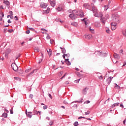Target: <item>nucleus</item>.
<instances>
[{
    "mask_svg": "<svg viewBox=\"0 0 126 126\" xmlns=\"http://www.w3.org/2000/svg\"><path fill=\"white\" fill-rule=\"evenodd\" d=\"M92 10L94 13V15L95 17H100V18H102V16H103V14L101 12H98V10L97 9V8L96 7L93 6V5H92Z\"/></svg>",
    "mask_w": 126,
    "mask_h": 126,
    "instance_id": "1",
    "label": "nucleus"
},
{
    "mask_svg": "<svg viewBox=\"0 0 126 126\" xmlns=\"http://www.w3.org/2000/svg\"><path fill=\"white\" fill-rule=\"evenodd\" d=\"M112 20L116 23H120V16L118 14L112 15Z\"/></svg>",
    "mask_w": 126,
    "mask_h": 126,
    "instance_id": "2",
    "label": "nucleus"
},
{
    "mask_svg": "<svg viewBox=\"0 0 126 126\" xmlns=\"http://www.w3.org/2000/svg\"><path fill=\"white\" fill-rule=\"evenodd\" d=\"M77 11L76 10L73 11V13L69 15V17L72 19H75L77 18Z\"/></svg>",
    "mask_w": 126,
    "mask_h": 126,
    "instance_id": "3",
    "label": "nucleus"
},
{
    "mask_svg": "<svg viewBox=\"0 0 126 126\" xmlns=\"http://www.w3.org/2000/svg\"><path fill=\"white\" fill-rule=\"evenodd\" d=\"M109 18V15L108 14H106L104 17H102L100 18V21L101 23L103 24V25H105V23H106V21L107 19Z\"/></svg>",
    "mask_w": 126,
    "mask_h": 126,
    "instance_id": "4",
    "label": "nucleus"
},
{
    "mask_svg": "<svg viewBox=\"0 0 126 126\" xmlns=\"http://www.w3.org/2000/svg\"><path fill=\"white\" fill-rule=\"evenodd\" d=\"M118 23H111V29L112 30H115V29H117L118 27V26L117 25Z\"/></svg>",
    "mask_w": 126,
    "mask_h": 126,
    "instance_id": "5",
    "label": "nucleus"
},
{
    "mask_svg": "<svg viewBox=\"0 0 126 126\" xmlns=\"http://www.w3.org/2000/svg\"><path fill=\"white\" fill-rule=\"evenodd\" d=\"M11 67H12L13 70H14L15 71H16V70L18 69V67L14 63H12Z\"/></svg>",
    "mask_w": 126,
    "mask_h": 126,
    "instance_id": "6",
    "label": "nucleus"
},
{
    "mask_svg": "<svg viewBox=\"0 0 126 126\" xmlns=\"http://www.w3.org/2000/svg\"><path fill=\"white\" fill-rule=\"evenodd\" d=\"M26 114L27 117H28L29 118H32V116H33V115L32 114V112H27V110H26Z\"/></svg>",
    "mask_w": 126,
    "mask_h": 126,
    "instance_id": "7",
    "label": "nucleus"
},
{
    "mask_svg": "<svg viewBox=\"0 0 126 126\" xmlns=\"http://www.w3.org/2000/svg\"><path fill=\"white\" fill-rule=\"evenodd\" d=\"M49 2H50V4L52 7H54L56 5L55 1H51L50 0H49Z\"/></svg>",
    "mask_w": 126,
    "mask_h": 126,
    "instance_id": "8",
    "label": "nucleus"
},
{
    "mask_svg": "<svg viewBox=\"0 0 126 126\" xmlns=\"http://www.w3.org/2000/svg\"><path fill=\"white\" fill-rule=\"evenodd\" d=\"M50 8H47V10H45L43 11V14H48L49 12H50Z\"/></svg>",
    "mask_w": 126,
    "mask_h": 126,
    "instance_id": "9",
    "label": "nucleus"
},
{
    "mask_svg": "<svg viewBox=\"0 0 126 126\" xmlns=\"http://www.w3.org/2000/svg\"><path fill=\"white\" fill-rule=\"evenodd\" d=\"M78 12H79V15L80 17H83V16H84V13H83V11L80 10Z\"/></svg>",
    "mask_w": 126,
    "mask_h": 126,
    "instance_id": "10",
    "label": "nucleus"
},
{
    "mask_svg": "<svg viewBox=\"0 0 126 126\" xmlns=\"http://www.w3.org/2000/svg\"><path fill=\"white\" fill-rule=\"evenodd\" d=\"M85 38L88 40H90L92 38V35L91 34H86Z\"/></svg>",
    "mask_w": 126,
    "mask_h": 126,
    "instance_id": "11",
    "label": "nucleus"
},
{
    "mask_svg": "<svg viewBox=\"0 0 126 126\" xmlns=\"http://www.w3.org/2000/svg\"><path fill=\"white\" fill-rule=\"evenodd\" d=\"M112 78H113V77H110L108 78V79L106 80V82L107 84H110V83H111V82L112 81Z\"/></svg>",
    "mask_w": 126,
    "mask_h": 126,
    "instance_id": "12",
    "label": "nucleus"
},
{
    "mask_svg": "<svg viewBox=\"0 0 126 126\" xmlns=\"http://www.w3.org/2000/svg\"><path fill=\"white\" fill-rule=\"evenodd\" d=\"M40 5H41V7H42V8H46L47 6H48V4L46 3H43L41 4Z\"/></svg>",
    "mask_w": 126,
    "mask_h": 126,
    "instance_id": "13",
    "label": "nucleus"
},
{
    "mask_svg": "<svg viewBox=\"0 0 126 126\" xmlns=\"http://www.w3.org/2000/svg\"><path fill=\"white\" fill-rule=\"evenodd\" d=\"M47 52L49 56L50 57H51V56H52V49H49L48 50H47Z\"/></svg>",
    "mask_w": 126,
    "mask_h": 126,
    "instance_id": "14",
    "label": "nucleus"
},
{
    "mask_svg": "<svg viewBox=\"0 0 126 126\" xmlns=\"http://www.w3.org/2000/svg\"><path fill=\"white\" fill-rule=\"evenodd\" d=\"M87 90H88V89H87V88H85V89H84L82 91L83 94H86V93H87Z\"/></svg>",
    "mask_w": 126,
    "mask_h": 126,
    "instance_id": "15",
    "label": "nucleus"
},
{
    "mask_svg": "<svg viewBox=\"0 0 126 126\" xmlns=\"http://www.w3.org/2000/svg\"><path fill=\"white\" fill-rule=\"evenodd\" d=\"M3 3L7 5L8 6H9V4H10V3L9 2V1H8V0H4Z\"/></svg>",
    "mask_w": 126,
    "mask_h": 126,
    "instance_id": "16",
    "label": "nucleus"
},
{
    "mask_svg": "<svg viewBox=\"0 0 126 126\" xmlns=\"http://www.w3.org/2000/svg\"><path fill=\"white\" fill-rule=\"evenodd\" d=\"M57 11H63V8L62 7H58L57 9Z\"/></svg>",
    "mask_w": 126,
    "mask_h": 126,
    "instance_id": "17",
    "label": "nucleus"
},
{
    "mask_svg": "<svg viewBox=\"0 0 126 126\" xmlns=\"http://www.w3.org/2000/svg\"><path fill=\"white\" fill-rule=\"evenodd\" d=\"M71 25L73 26H75V27H78V24H77V23L74 22L71 23Z\"/></svg>",
    "mask_w": 126,
    "mask_h": 126,
    "instance_id": "18",
    "label": "nucleus"
},
{
    "mask_svg": "<svg viewBox=\"0 0 126 126\" xmlns=\"http://www.w3.org/2000/svg\"><path fill=\"white\" fill-rule=\"evenodd\" d=\"M114 57L115 59H120V55H119V54H117L116 53H115L114 55Z\"/></svg>",
    "mask_w": 126,
    "mask_h": 126,
    "instance_id": "19",
    "label": "nucleus"
},
{
    "mask_svg": "<svg viewBox=\"0 0 126 126\" xmlns=\"http://www.w3.org/2000/svg\"><path fill=\"white\" fill-rule=\"evenodd\" d=\"M65 62L67 65H70V62L68 61V59H65Z\"/></svg>",
    "mask_w": 126,
    "mask_h": 126,
    "instance_id": "20",
    "label": "nucleus"
},
{
    "mask_svg": "<svg viewBox=\"0 0 126 126\" xmlns=\"http://www.w3.org/2000/svg\"><path fill=\"white\" fill-rule=\"evenodd\" d=\"M114 88H115V89H117L118 90H119V89H120V86L118 85V84H114Z\"/></svg>",
    "mask_w": 126,
    "mask_h": 126,
    "instance_id": "21",
    "label": "nucleus"
},
{
    "mask_svg": "<svg viewBox=\"0 0 126 126\" xmlns=\"http://www.w3.org/2000/svg\"><path fill=\"white\" fill-rule=\"evenodd\" d=\"M34 72H37V69L33 70V71L31 72L28 75V76L31 75V74H33V73H34Z\"/></svg>",
    "mask_w": 126,
    "mask_h": 126,
    "instance_id": "22",
    "label": "nucleus"
},
{
    "mask_svg": "<svg viewBox=\"0 0 126 126\" xmlns=\"http://www.w3.org/2000/svg\"><path fill=\"white\" fill-rule=\"evenodd\" d=\"M83 21H84V23L85 24V25H87V24H88V23H89V22L88 21H86V19H84L83 20Z\"/></svg>",
    "mask_w": 126,
    "mask_h": 126,
    "instance_id": "23",
    "label": "nucleus"
},
{
    "mask_svg": "<svg viewBox=\"0 0 126 126\" xmlns=\"http://www.w3.org/2000/svg\"><path fill=\"white\" fill-rule=\"evenodd\" d=\"M122 34L123 35H124L125 37H126V30L122 31Z\"/></svg>",
    "mask_w": 126,
    "mask_h": 126,
    "instance_id": "24",
    "label": "nucleus"
},
{
    "mask_svg": "<svg viewBox=\"0 0 126 126\" xmlns=\"http://www.w3.org/2000/svg\"><path fill=\"white\" fill-rule=\"evenodd\" d=\"M2 117L3 118H7V113H4L2 114Z\"/></svg>",
    "mask_w": 126,
    "mask_h": 126,
    "instance_id": "25",
    "label": "nucleus"
},
{
    "mask_svg": "<svg viewBox=\"0 0 126 126\" xmlns=\"http://www.w3.org/2000/svg\"><path fill=\"white\" fill-rule=\"evenodd\" d=\"M34 51L35 52H40V49L38 47H35L34 48Z\"/></svg>",
    "mask_w": 126,
    "mask_h": 126,
    "instance_id": "26",
    "label": "nucleus"
},
{
    "mask_svg": "<svg viewBox=\"0 0 126 126\" xmlns=\"http://www.w3.org/2000/svg\"><path fill=\"white\" fill-rule=\"evenodd\" d=\"M32 68H30L28 69H26L25 70V72H26V73H28V72H29V71H31V69H32Z\"/></svg>",
    "mask_w": 126,
    "mask_h": 126,
    "instance_id": "27",
    "label": "nucleus"
},
{
    "mask_svg": "<svg viewBox=\"0 0 126 126\" xmlns=\"http://www.w3.org/2000/svg\"><path fill=\"white\" fill-rule=\"evenodd\" d=\"M23 72H24V71L21 69L19 70V73H20V74H23Z\"/></svg>",
    "mask_w": 126,
    "mask_h": 126,
    "instance_id": "28",
    "label": "nucleus"
},
{
    "mask_svg": "<svg viewBox=\"0 0 126 126\" xmlns=\"http://www.w3.org/2000/svg\"><path fill=\"white\" fill-rule=\"evenodd\" d=\"M46 39L47 40H50V39H51V37L50 36V35L47 34V35L46 36Z\"/></svg>",
    "mask_w": 126,
    "mask_h": 126,
    "instance_id": "29",
    "label": "nucleus"
},
{
    "mask_svg": "<svg viewBox=\"0 0 126 126\" xmlns=\"http://www.w3.org/2000/svg\"><path fill=\"white\" fill-rule=\"evenodd\" d=\"M43 109H44V110H46V109H48V106H47V105L43 106Z\"/></svg>",
    "mask_w": 126,
    "mask_h": 126,
    "instance_id": "30",
    "label": "nucleus"
},
{
    "mask_svg": "<svg viewBox=\"0 0 126 126\" xmlns=\"http://www.w3.org/2000/svg\"><path fill=\"white\" fill-rule=\"evenodd\" d=\"M104 10H107L108 8H109V6H105L104 7Z\"/></svg>",
    "mask_w": 126,
    "mask_h": 126,
    "instance_id": "31",
    "label": "nucleus"
},
{
    "mask_svg": "<svg viewBox=\"0 0 126 126\" xmlns=\"http://www.w3.org/2000/svg\"><path fill=\"white\" fill-rule=\"evenodd\" d=\"M9 14H10V15H11V16H12V15H13V12H12V11H10L9 12Z\"/></svg>",
    "mask_w": 126,
    "mask_h": 126,
    "instance_id": "32",
    "label": "nucleus"
},
{
    "mask_svg": "<svg viewBox=\"0 0 126 126\" xmlns=\"http://www.w3.org/2000/svg\"><path fill=\"white\" fill-rule=\"evenodd\" d=\"M89 103H90V101L87 100L84 103V104H89Z\"/></svg>",
    "mask_w": 126,
    "mask_h": 126,
    "instance_id": "33",
    "label": "nucleus"
},
{
    "mask_svg": "<svg viewBox=\"0 0 126 126\" xmlns=\"http://www.w3.org/2000/svg\"><path fill=\"white\" fill-rule=\"evenodd\" d=\"M97 24H98L97 23H95V26H96V27H99V26H100V24H98V25Z\"/></svg>",
    "mask_w": 126,
    "mask_h": 126,
    "instance_id": "34",
    "label": "nucleus"
},
{
    "mask_svg": "<svg viewBox=\"0 0 126 126\" xmlns=\"http://www.w3.org/2000/svg\"><path fill=\"white\" fill-rule=\"evenodd\" d=\"M74 126H78V123L77 122H76L74 123Z\"/></svg>",
    "mask_w": 126,
    "mask_h": 126,
    "instance_id": "35",
    "label": "nucleus"
},
{
    "mask_svg": "<svg viewBox=\"0 0 126 126\" xmlns=\"http://www.w3.org/2000/svg\"><path fill=\"white\" fill-rule=\"evenodd\" d=\"M50 44H54V40L51 39L50 40Z\"/></svg>",
    "mask_w": 126,
    "mask_h": 126,
    "instance_id": "36",
    "label": "nucleus"
},
{
    "mask_svg": "<svg viewBox=\"0 0 126 126\" xmlns=\"http://www.w3.org/2000/svg\"><path fill=\"white\" fill-rule=\"evenodd\" d=\"M90 31H91L92 33H94V30H92L91 28H90Z\"/></svg>",
    "mask_w": 126,
    "mask_h": 126,
    "instance_id": "37",
    "label": "nucleus"
},
{
    "mask_svg": "<svg viewBox=\"0 0 126 126\" xmlns=\"http://www.w3.org/2000/svg\"><path fill=\"white\" fill-rule=\"evenodd\" d=\"M53 124H54V122L53 121H50L49 123L50 126H52V125H53Z\"/></svg>",
    "mask_w": 126,
    "mask_h": 126,
    "instance_id": "38",
    "label": "nucleus"
},
{
    "mask_svg": "<svg viewBox=\"0 0 126 126\" xmlns=\"http://www.w3.org/2000/svg\"><path fill=\"white\" fill-rule=\"evenodd\" d=\"M106 33H107L108 34H110V30H106Z\"/></svg>",
    "mask_w": 126,
    "mask_h": 126,
    "instance_id": "39",
    "label": "nucleus"
},
{
    "mask_svg": "<svg viewBox=\"0 0 126 126\" xmlns=\"http://www.w3.org/2000/svg\"><path fill=\"white\" fill-rule=\"evenodd\" d=\"M126 61H125L124 63V64L122 66V67H123V66H126Z\"/></svg>",
    "mask_w": 126,
    "mask_h": 126,
    "instance_id": "40",
    "label": "nucleus"
},
{
    "mask_svg": "<svg viewBox=\"0 0 126 126\" xmlns=\"http://www.w3.org/2000/svg\"><path fill=\"white\" fill-rule=\"evenodd\" d=\"M90 114V111H87V112H85V115H89Z\"/></svg>",
    "mask_w": 126,
    "mask_h": 126,
    "instance_id": "41",
    "label": "nucleus"
},
{
    "mask_svg": "<svg viewBox=\"0 0 126 126\" xmlns=\"http://www.w3.org/2000/svg\"><path fill=\"white\" fill-rule=\"evenodd\" d=\"M65 56H66V57H67V55H65V54H64V55H63V59H65Z\"/></svg>",
    "mask_w": 126,
    "mask_h": 126,
    "instance_id": "42",
    "label": "nucleus"
},
{
    "mask_svg": "<svg viewBox=\"0 0 126 126\" xmlns=\"http://www.w3.org/2000/svg\"><path fill=\"white\" fill-rule=\"evenodd\" d=\"M26 34H29L30 33V31L28 30L26 32Z\"/></svg>",
    "mask_w": 126,
    "mask_h": 126,
    "instance_id": "43",
    "label": "nucleus"
},
{
    "mask_svg": "<svg viewBox=\"0 0 126 126\" xmlns=\"http://www.w3.org/2000/svg\"><path fill=\"white\" fill-rule=\"evenodd\" d=\"M62 53H63V54H64V53H65V49H63L62 50Z\"/></svg>",
    "mask_w": 126,
    "mask_h": 126,
    "instance_id": "44",
    "label": "nucleus"
},
{
    "mask_svg": "<svg viewBox=\"0 0 126 126\" xmlns=\"http://www.w3.org/2000/svg\"><path fill=\"white\" fill-rule=\"evenodd\" d=\"M14 18H15V20H18V18L17 17V16H15V17H14Z\"/></svg>",
    "mask_w": 126,
    "mask_h": 126,
    "instance_id": "45",
    "label": "nucleus"
},
{
    "mask_svg": "<svg viewBox=\"0 0 126 126\" xmlns=\"http://www.w3.org/2000/svg\"><path fill=\"white\" fill-rule=\"evenodd\" d=\"M99 79H100V80L103 79V77L102 76V75L99 77Z\"/></svg>",
    "mask_w": 126,
    "mask_h": 126,
    "instance_id": "46",
    "label": "nucleus"
},
{
    "mask_svg": "<svg viewBox=\"0 0 126 126\" xmlns=\"http://www.w3.org/2000/svg\"><path fill=\"white\" fill-rule=\"evenodd\" d=\"M30 98H31V99H32V98H33V94H30Z\"/></svg>",
    "mask_w": 126,
    "mask_h": 126,
    "instance_id": "47",
    "label": "nucleus"
},
{
    "mask_svg": "<svg viewBox=\"0 0 126 126\" xmlns=\"http://www.w3.org/2000/svg\"><path fill=\"white\" fill-rule=\"evenodd\" d=\"M48 96L50 98H51V99H52V95H51V94H49Z\"/></svg>",
    "mask_w": 126,
    "mask_h": 126,
    "instance_id": "48",
    "label": "nucleus"
},
{
    "mask_svg": "<svg viewBox=\"0 0 126 126\" xmlns=\"http://www.w3.org/2000/svg\"><path fill=\"white\" fill-rule=\"evenodd\" d=\"M79 119H85V117H80L78 118Z\"/></svg>",
    "mask_w": 126,
    "mask_h": 126,
    "instance_id": "49",
    "label": "nucleus"
},
{
    "mask_svg": "<svg viewBox=\"0 0 126 126\" xmlns=\"http://www.w3.org/2000/svg\"><path fill=\"white\" fill-rule=\"evenodd\" d=\"M41 30L42 31H47V30H46L45 29H41Z\"/></svg>",
    "mask_w": 126,
    "mask_h": 126,
    "instance_id": "50",
    "label": "nucleus"
},
{
    "mask_svg": "<svg viewBox=\"0 0 126 126\" xmlns=\"http://www.w3.org/2000/svg\"><path fill=\"white\" fill-rule=\"evenodd\" d=\"M120 107H121V108H124V105H123L122 103H121V104H120Z\"/></svg>",
    "mask_w": 126,
    "mask_h": 126,
    "instance_id": "51",
    "label": "nucleus"
},
{
    "mask_svg": "<svg viewBox=\"0 0 126 126\" xmlns=\"http://www.w3.org/2000/svg\"><path fill=\"white\" fill-rule=\"evenodd\" d=\"M119 104H120V103H115V104H114V107H115V106H118V105H119Z\"/></svg>",
    "mask_w": 126,
    "mask_h": 126,
    "instance_id": "52",
    "label": "nucleus"
},
{
    "mask_svg": "<svg viewBox=\"0 0 126 126\" xmlns=\"http://www.w3.org/2000/svg\"><path fill=\"white\" fill-rule=\"evenodd\" d=\"M126 120L125 119V120L123 121V124H124V125H126Z\"/></svg>",
    "mask_w": 126,
    "mask_h": 126,
    "instance_id": "53",
    "label": "nucleus"
},
{
    "mask_svg": "<svg viewBox=\"0 0 126 126\" xmlns=\"http://www.w3.org/2000/svg\"><path fill=\"white\" fill-rule=\"evenodd\" d=\"M8 23H11V21H10V20H8Z\"/></svg>",
    "mask_w": 126,
    "mask_h": 126,
    "instance_id": "54",
    "label": "nucleus"
},
{
    "mask_svg": "<svg viewBox=\"0 0 126 126\" xmlns=\"http://www.w3.org/2000/svg\"><path fill=\"white\" fill-rule=\"evenodd\" d=\"M14 79H16V80H18L19 79V78L18 77H14Z\"/></svg>",
    "mask_w": 126,
    "mask_h": 126,
    "instance_id": "55",
    "label": "nucleus"
},
{
    "mask_svg": "<svg viewBox=\"0 0 126 126\" xmlns=\"http://www.w3.org/2000/svg\"><path fill=\"white\" fill-rule=\"evenodd\" d=\"M41 56L42 58H44V55H43L42 53H41Z\"/></svg>",
    "mask_w": 126,
    "mask_h": 126,
    "instance_id": "56",
    "label": "nucleus"
},
{
    "mask_svg": "<svg viewBox=\"0 0 126 126\" xmlns=\"http://www.w3.org/2000/svg\"><path fill=\"white\" fill-rule=\"evenodd\" d=\"M65 84H66V85H67V84H69V83L68 82V81H66V82H65Z\"/></svg>",
    "mask_w": 126,
    "mask_h": 126,
    "instance_id": "57",
    "label": "nucleus"
},
{
    "mask_svg": "<svg viewBox=\"0 0 126 126\" xmlns=\"http://www.w3.org/2000/svg\"><path fill=\"white\" fill-rule=\"evenodd\" d=\"M10 114H13V111H12V110H10Z\"/></svg>",
    "mask_w": 126,
    "mask_h": 126,
    "instance_id": "58",
    "label": "nucleus"
},
{
    "mask_svg": "<svg viewBox=\"0 0 126 126\" xmlns=\"http://www.w3.org/2000/svg\"><path fill=\"white\" fill-rule=\"evenodd\" d=\"M1 16L2 17H3V16H4V14H3V13H1Z\"/></svg>",
    "mask_w": 126,
    "mask_h": 126,
    "instance_id": "59",
    "label": "nucleus"
},
{
    "mask_svg": "<svg viewBox=\"0 0 126 126\" xmlns=\"http://www.w3.org/2000/svg\"><path fill=\"white\" fill-rule=\"evenodd\" d=\"M2 20V17L1 16H0V21H1Z\"/></svg>",
    "mask_w": 126,
    "mask_h": 126,
    "instance_id": "60",
    "label": "nucleus"
},
{
    "mask_svg": "<svg viewBox=\"0 0 126 126\" xmlns=\"http://www.w3.org/2000/svg\"><path fill=\"white\" fill-rule=\"evenodd\" d=\"M61 108H63V109H65V107L64 106H62Z\"/></svg>",
    "mask_w": 126,
    "mask_h": 126,
    "instance_id": "61",
    "label": "nucleus"
},
{
    "mask_svg": "<svg viewBox=\"0 0 126 126\" xmlns=\"http://www.w3.org/2000/svg\"><path fill=\"white\" fill-rule=\"evenodd\" d=\"M46 119H47V120H48V121L50 120V117H47Z\"/></svg>",
    "mask_w": 126,
    "mask_h": 126,
    "instance_id": "62",
    "label": "nucleus"
},
{
    "mask_svg": "<svg viewBox=\"0 0 126 126\" xmlns=\"http://www.w3.org/2000/svg\"><path fill=\"white\" fill-rule=\"evenodd\" d=\"M5 112H6V113H8V111H7V110L6 109H5Z\"/></svg>",
    "mask_w": 126,
    "mask_h": 126,
    "instance_id": "63",
    "label": "nucleus"
},
{
    "mask_svg": "<svg viewBox=\"0 0 126 126\" xmlns=\"http://www.w3.org/2000/svg\"><path fill=\"white\" fill-rule=\"evenodd\" d=\"M10 18H11V19H13L14 17H13V16H12L10 17Z\"/></svg>",
    "mask_w": 126,
    "mask_h": 126,
    "instance_id": "64",
    "label": "nucleus"
}]
</instances>
